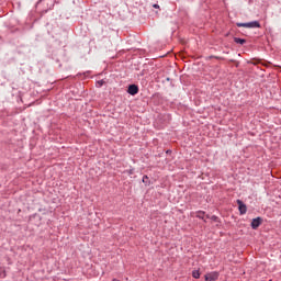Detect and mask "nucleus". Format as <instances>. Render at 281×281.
Returning <instances> with one entry per match:
<instances>
[{
  "label": "nucleus",
  "mask_w": 281,
  "mask_h": 281,
  "mask_svg": "<svg viewBox=\"0 0 281 281\" xmlns=\"http://www.w3.org/2000/svg\"><path fill=\"white\" fill-rule=\"evenodd\" d=\"M112 281H120V280H117V279H113Z\"/></svg>",
  "instance_id": "nucleus-13"
},
{
  "label": "nucleus",
  "mask_w": 281,
  "mask_h": 281,
  "mask_svg": "<svg viewBox=\"0 0 281 281\" xmlns=\"http://www.w3.org/2000/svg\"><path fill=\"white\" fill-rule=\"evenodd\" d=\"M237 27L256 29V27H260V22L252 21V22H247V23H237Z\"/></svg>",
  "instance_id": "nucleus-1"
},
{
  "label": "nucleus",
  "mask_w": 281,
  "mask_h": 281,
  "mask_svg": "<svg viewBox=\"0 0 281 281\" xmlns=\"http://www.w3.org/2000/svg\"><path fill=\"white\" fill-rule=\"evenodd\" d=\"M235 43H237L238 45H245V43H247L246 40H243L240 37H235L234 38Z\"/></svg>",
  "instance_id": "nucleus-7"
},
{
  "label": "nucleus",
  "mask_w": 281,
  "mask_h": 281,
  "mask_svg": "<svg viewBox=\"0 0 281 281\" xmlns=\"http://www.w3.org/2000/svg\"><path fill=\"white\" fill-rule=\"evenodd\" d=\"M99 85H100V87H102V85H104V82L103 81H99Z\"/></svg>",
  "instance_id": "nucleus-12"
},
{
  "label": "nucleus",
  "mask_w": 281,
  "mask_h": 281,
  "mask_svg": "<svg viewBox=\"0 0 281 281\" xmlns=\"http://www.w3.org/2000/svg\"><path fill=\"white\" fill-rule=\"evenodd\" d=\"M153 8H156V9H157V8H159V4H154Z\"/></svg>",
  "instance_id": "nucleus-11"
},
{
  "label": "nucleus",
  "mask_w": 281,
  "mask_h": 281,
  "mask_svg": "<svg viewBox=\"0 0 281 281\" xmlns=\"http://www.w3.org/2000/svg\"><path fill=\"white\" fill-rule=\"evenodd\" d=\"M211 221H218V217L216 215L211 216Z\"/></svg>",
  "instance_id": "nucleus-10"
},
{
  "label": "nucleus",
  "mask_w": 281,
  "mask_h": 281,
  "mask_svg": "<svg viewBox=\"0 0 281 281\" xmlns=\"http://www.w3.org/2000/svg\"><path fill=\"white\" fill-rule=\"evenodd\" d=\"M143 183H148V176L143 177Z\"/></svg>",
  "instance_id": "nucleus-9"
},
{
  "label": "nucleus",
  "mask_w": 281,
  "mask_h": 281,
  "mask_svg": "<svg viewBox=\"0 0 281 281\" xmlns=\"http://www.w3.org/2000/svg\"><path fill=\"white\" fill-rule=\"evenodd\" d=\"M237 205L240 214H247V205L240 200H237Z\"/></svg>",
  "instance_id": "nucleus-4"
},
{
  "label": "nucleus",
  "mask_w": 281,
  "mask_h": 281,
  "mask_svg": "<svg viewBox=\"0 0 281 281\" xmlns=\"http://www.w3.org/2000/svg\"><path fill=\"white\" fill-rule=\"evenodd\" d=\"M192 277L195 278V280H199V278H201V272H199V270H194L192 272Z\"/></svg>",
  "instance_id": "nucleus-8"
},
{
  "label": "nucleus",
  "mask_w": 281,
  "mask_h": 281,
  "mask_svg": "<svg viewBox=\"0 0 281 281\" xmlns=\"http://www.w3.org/2000/svg\"><path fill=\"white\" fill-rule=\"evenodd\" d=\"M196 218H201L202 221H204V223H207V220H205V212L203 211H199L196 212Z\"/></svg>",
  "instance_id": "nucleus-6"
},
{
  "label": "nucleus",
  "mask_w": 281,
  "mask_h": 281,
  "mask_svg": "<svg viewBox=\"0 0 281 281\" xmlns=\"http://www.w3.org/2000/svg\"><path fill=\"white\" fill-rule=\"evenodd\" d=\"M205 281H217L218 280V272H210L204 276Z\"/></svg>",
  "instance_id": "nucleus-2"
},
{
  "label": "nucleus",
  "mask_w": 281,
  "mask_h": 281,
  "mask_svg": "<svg viewBox=\"0 0 281 281\" xmlns=\"http://www.w3.org/2000/svg\"><path fill=\"white\" fill-rule=\"evenodd\" d=\"M261 223H262V220L260 217L254 218L251 222L252 229H258Z\"/></svg>",
  "instance_id": "nucleus-5"
},
{
  "label": "nucleus",
  "mask_w": 281,
  "mask_h": 281,
  "mask_svg": "<svg viewBox=\"0 0 281 281\" xmlns=\"http://www.w3.org/2000/svg\"><path fill=\"white\" fill-rule=\"evenodd\" d=\"M127 93H130V95H137V93H139V88L136 85H131Z\"/></svg>",
  "instance_id": "nucleus-3"
}]
</instances>
